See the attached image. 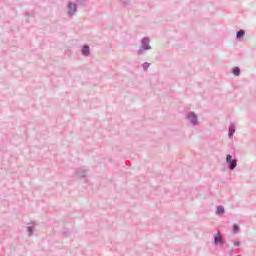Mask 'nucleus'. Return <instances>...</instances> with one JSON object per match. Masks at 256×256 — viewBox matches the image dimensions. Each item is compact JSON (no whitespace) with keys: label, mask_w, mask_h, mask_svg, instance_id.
Returning a JSON list of instances; mask_svg holds the SVG:
<instances>
[{"label":"nucleus","mask_w":256,"mask_h":256,"mask_svg":"<svg viewBox=\"0 0 256 256\" xmlns=\"http://www.w3.org/2000/svg\"><path fill=\"white\" fill-rule=\"evenodd\" d=\"M226 162L230 165V169L237 167V161L233 160V156H231V154L227 155Z\"/></svg>","instance_id":"f257e3e1"},{"label":"nucleus","mask_w":256,"mask_h":256,"mask_svg":"<svg viewBox=\"0 0 256 256\" xmlns=\"http://www.w3.org/2000/svg\"><path fill=\"white\" fill-rule=\"evenodd\" d=\"M77 11V6L75 4L70 3L68 4V13L69 15H74V13Z\"/></svg>","instance_id":"f03ea898"},{"label":"nucleus","mask_w":256,"mask_h":256,"mask_svg":"<svg viewBox=\"0 0 256 256\" xmlns=\"http://www.w3.org/2000/svg\"><path fill=\"white\" fill-rule=\"evenodd\" d=\"M142 43H143V45H142L143 49H151V47H149V39L148 38H144L142 40Z\"/></svg>","instance_id":"7ed1b4c3"},{"label":"nucleus","mask_w":256,"mask_h":256,"mask_svg":"<svg viewBox=\"0 0 256 256\" xmlns=\"http://www.w3.org/2000/svg\"><path fill=\"white\" fill-rule=\"evenodd\" d=\"M188 119L191 121V123H197V115H195L194 113H190L188 115Z\"/></svg>","instance_id":"20e7f679"},{"label":"nucleus","mask_w":256,"mask_h":256,"mask_svg":"<svg viewBox=\"0 0 256 256\" xmlns=\"http://www.w3.org/2000/svg\"><path fill=\"white\" fill-rule=\"evenodd\" d=\"M223 240V237L221 236V233H217V235L214 238V242L217 244L221 243V241Z\"/></svg>","instance_id":"39448f33"},{"label":"nucleus","mask_w":256,"mask_h":256,"mask_svg":"<svg viewBox=\"0 0 256 256\" xmlns=\"http://www.w3.org/2000/svg\"><path fill=\"white\" fill-rule=\"evenodd\" d=\"M233 75H235L236 77L239 76V74L241 73V69H239V67H235L232 70Z\"/></svg>","instance_id":"423d86ee"},{"label":"nucleus","mask_w":256,"mask_h":256,"mask_svg":"<svg viewBox=\"0 0 256 256\" xmlns=\"http://www.w3.org/2000/svg\"><path fill=\"white\" fill-rule=\"evenodd\" d=\"M223 213H225V208H223V206H218L217 207V214L218 215H223Z\"/></svg>","instance_id":"0eeeda50"},{"label":"nucleus","mask_w":256,"mask_h":256,"mask_svg":"<svg viewBox=\"0 0 256 256\" xmlns=\"http://www.w3.org/2000/svg\"><path fill=\"white\" fill-rule=\"evenodd\" d=\"M82 53H83V55H86V56L89 55V53H90L89 52V47L88 46H84L83 49H82Z\"/></svg>","instance_id":"6e6552de"},{"label":"nucleus","mask_w":256,"mask_h":256,"mask_svg":"<svg viewBox=\"0 0 256 256\" xmlns=\"http://www.w3.org/2000/svg\"><path fill=\"white\" fill-rule=\"evenodd\" d=\"M234 133H235V126H231L229 128V137H233Z\"/></svg>","instance_id":"1a4fd4ad"},{"label":"nucleus","mask_w":256,"mask_h":256,"mask_svg":"<svg viewBox=\"0 0 256 256\" xmlns=\"http://www.w3.org/2000/svg\"><path fill=\"white\" fill-rule=\"evenodd\" d=\"M237 37H238V38L245 37V31L239 30V31L237 32Z\"/></svg>","instance_id":"9d476101"},{"label":"nucleus","mask_w":256,"mask_h":256,"mask_svg":"<svg viewBox=\"0 0 256 256\" xmlns=\"http://www.w3.org/2000/svg\"><path fill=\"white\" fill-rule=\"evenodd\" d=\"M233 231L234 233H237V231H239V226H237V224L233 225Z\"/></svg>","instance_id":"9b49d317"},{"label":"nucleus","mask_w":256,"mask_h":256,"mask_svg":"<svg viewBox=\"0 0 256 256\" xmlns=\"http://www.w3.org/2000/svg\"><path fill=\"white\" fill-rule=\"evenodd\" d=\"M143 67H144V69H148L149 68V63H144Z\"/></svg>","instance_id":"f8f14e48"},{"label":"nucleus","mask_w":256,"mask_h":256,"mask_svg":"<svg viewBox=\"0 0 256 256\" xmlns=\"http://www.w3.org/2000/svg\"><path fill=\"white\" fill-rule=\"evenodd\" d=\"M234 245H235L236 247H239V246L241 245V243H239V242H234Z\"/></svg>","instance_id":"ddd939ff"},{"label":"nucleus","mask_w":256,"mask_h":256,"mask_svg":"<svg viewBox=\"0 0 256 256\" xmlns=\"http://www.w3.org/2000/svg\"><path fill=\"white\" fill-rule=\"evenodd\" d=\"M28 231H30V233H31V231H32V230H31V227H28Z\"/></svg>","instance_id":"4468645a"}]
</instances>
